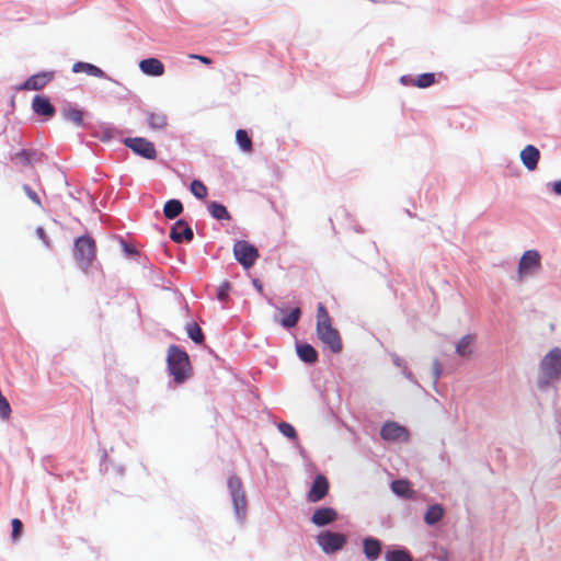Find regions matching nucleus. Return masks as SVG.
<instances>
[{
    "label": "nucleus",
    "mask_w": 561,
    "mask_h": 561,
    "mask_svg": "<svg viewBox=\"0 0 561 561\" xmlns=\"http://www.w3.org/2000/svg\"><path fill=\"white\" fill-rule=\"evenodd\" d=\"M316 332L318 339L333 353L339 354L342 348V339L340 332L333 328L331 317L323 304L319 302L317 307Z\"/></svg>",
    "instance_id": "1"
},
{
    "label": "nucleus",
    "mask_w": 561,
    "mask_h": 561,
    "mask_svg": "<svg viewBox=\"0 0 561 561\" xmlns=\"http://www.w3.org/2000/svg\"><path fill=\"white\" fill-rule=\"evenodd\" d=\"M561 378V348L554 347L540 362L538 386L546 388Z\"/></svg>",
    "instance_id": "2"
},
{
    "label": "nucleus",
    "mask_w": 561,
    "mask_h": 561,
    "mask_svg": "<svg viewBox=\"0 0 561 561\" xmlns=\"http://www.w3.org/2000/svg\"><path fill=\"white\" fill-rule=\"evenodd\" d=\"M168 369L174 382L182 383L191 371L188 355L176 345H171L168 351Z\"/></svg>",
    "instance_id": "3"
},
{
    "label": "nucleus",
    "mask_w": 561,
    "mask_h": 561,
    "mask_svg": "<svg viewBox=\"0 0 561 561\" xmlns=\"http://www.w3.org/2000/svg\"><path fill=\"white\" fill-rule=\"evenodd\" d=\"M75 257L77 263L87 270L95 259V242L89 236H82L75 242Z\"/></svg>",
    "instance_id": "4"
},
{
    "label": "nucleus",
    "mask_w": 561,
    "mask_h": 561,
    "mask_svg": "<svg viewBox=\"0 0 561 561\" xmlns=\"http://www.w3.org/2000/svg\"><path fill=\"white\" fill-rule=\"evenodd\" d=\"M346 541L345 535L329 530L322 531L317 536V543L328 554L342 550Z\"/></svg>",
    "instance_id": "5"
},
{
    "label": "nucleus",
    "mask_w": 561,
    "mask_h": 561,
    "mask_svg": "<svg viewBox=\"0 0 561 561\" xmlns=\"http://www.w3.org/2000/svg\"><path fill=\"white\" fill-rule=\"evenodd\" d=\"M233 255L236 260L245 268L254 265L259 257L257 249L248 241L239 240L233 244Z\"/></svg>",
    "instance_id": "6"
},
{
    "label": "nucleus",
    "mask_w": 561,
    "mask_h": 561,
    "mask_svg": "<svg viewBox=\"0 0 561 561\" xmlns=\"http://www.w3.org/2000/svg\"><path fill=\"white\" fill-rule=\"evenodd\" d=\"M228 488L236 514L238 517L243 518L247 511V500L242 490L241 480L238 477H230L228 479Z\"/></svg>",
    "instance_id": "7"
},
{
    "label": "nucleus",
    "mask_w": 561,
    "mask_h": 561,
    "mask_svg": "<svg viewBox=\"0 0 561 561\" xmlns=\"http://www.w3.org/2000/svg\"><path fill=\"white\" fill-rule=\"evenodd\" d=\"M541 257L538 251L528 250L526 251L518 263V278L522 280L525 277L537 272L541 266Z\"/></svg>",
    "instance_id": "8"
},
{
    "label": "nucleus",
    "mask_w": 561,
    "mask_h": 561,
    "mask_svg": "<svg viewBox=\"0 0 561 561\" xmlns=\"http://www.w3.org/2000/svg\"><path fill=\"white\" fill-rule=\"evenodd\" d=\"M125 145L142 158L153 160L157 157L154 145L146 138H126Z\"/></svg>",
    "instance_id": "9"
},
{
    "label": "nucleus",
    "mask_w": 561,
    "mask_h": 561,
    "mask_svg": "<svg viewBox=\"0 0 561 561\" xmlns=\"http://www.w3.org/2000/svg\"><path fill=\"white\" fill-rule=\"evenodd\" d=\"M329 480L323 474H318L307 494V500L310 503H317L324 499L329 492Z\"/></svg>",
    "instance_id": "10"
},
{
    "label": "nucleus",
    "mask_w": 561,
    "mask_h": 561,
    "mask_svg": "<svg viewBox=\"0 0 561 561\" xmlns=\"http://www.w3.org/2000/svg\"><path fill=\"white\" fill-rule=\"evenodd\" d=\"M380 436L385 440H408L409 432L404 426L399 425L396 422H387L380 430Z\"/></svg>",
    "instance_id": "11"
},
{
    "label": "nucleus",
    "mask_w": 561,
    "mask_h": 561,
    "mask_svg": "<svg viewBox=\"0 0 561 561\" xmlns=\"http://www.w3.org/2000/svg\"><path fill=\"white\" fill-rule=\"evenodd\" d=\"M54 78V72L44 71L31 76L21 87L20 90H42L44 89Z\"/></svg>",
    "instance_id": "12"
},
{
    "label": "nucleus",
    "mask_w": 561,
    "mask_h": 561,
    "mask_svg": "<svg viewBox=\"0 0 561 561\" xmlns=\"http://www.w3.org/2000/svg\"><path fill=\"white\" fill-rule=\"evenodd\" d=\"M194 237L192 228L188 226V224L183 220L179 219L170 231V239L176 243H181L183 241H192Z\"/></svg>",
    "instance_id": "13"
},
{
    "label": "nucleus",
    "mask_w": 561,
    "mask_h": 561,
    "mask_svg": "<svg viewBox=\"0 0 561 561\" xmlns=\"http://www.w3.org/2000/svg\"><path fill=\"white\" fill-rule=\"evenodd\" d=\"M337 518V513L332 507H320L317 508L312 516L311 522L317 526H325L333 522H335Z\"/></svg>",
    "instance_id": "14"
},
{
    "label": "nucleus",
    "mask_w": 561,
    "mask_h": 561,
    "mask_svg": "<svg viewBox=\"0 0 561 561\" xmlns=\"http://www.w3.org/2000/svg\"><path fill=\"white\" fill-rule=\"evenodd\" d=\"M539 158H540V152L533 145H527L520 151V160H522L523 164L526 167V169H528L529 171H534L537 168Z\"/></svg>",
    "instance_id": "15"
},
{
    "label": "nucleus",
    "mask_w": 561,
    "mask_h": 561,
    "mask_svg": "<svg viewBox=\"0 0 561 561\" xmlns=\"http://www.w3.org/2000/svg\"><path fill=\"white\" fill-rule=\"evenodd\" d=\"M32 108L37 115L51 117L55 114V107L51 105L48 98L44 95H36L32 102Z\"/></svg>",
    "instance_id": "16"
},
{
    "label": "nucleus",
    "mask_w": 561,
    "mask_h": 561,
    "mask_svg": "<svg viewBox=\"0 0 561 561\" xmlns=\"http://www.w3.org/2000/svg\"><path fill=\"white\" fill-rule=\"evenodd\" d=\"M139 68L147 76L160 77L164 73V66L157 58L142 59L139 62Z\"/></svg>",
    "instance_id": "17"
},
{
    "label": "nucleus",
    "mask_w": 561,
    "mask_h": 561,
    "mask_svg": "<svg viewBox=\"0 0 561 561\" xmlns=\"http://www.w3.org/2000/svg\"><path fill=\"white\" fill-rule=\"evenodd\" d=\"M363 549L366 558L369 561H375L379 558L381 552V542L376 538H365L363 540Z\"/></svg>",
    "instance_id": "18"
},
{
    "label": "nucleus",
    "mask_w": 561,
    "mask_h": 561,
    "mask_svg": "<svg viewBox=\"0 0 561 561\" xmlns=\"http://www.w3.org/2000/svg\"><path fill=\"white\" fill-rule=\"evenodd\" d=\"M72 72H75V73L85 72L88 76H92V77H96V78L105 77V72L101 68H99L92 64L84 62V61L75 62L72 65Z\"/></svg>",
    "instance_id": "19"
},
{
    "label": "nucleus",
    "mask_w": 561,
    "mask_h": 561,
    "mask_svg": "<svg viewBox=\"0 0 561 561\" xmlns=\"http://www.w3.org/2000/svg\"><path fill=\"white\" fill-rule=\"evenodd\" d=\"M476 342L473 334H467L460 339L456 345V353L461 357H468L472 354V348Z\"/></svg>",
    "instance_id": "20"
},
{
    "label": "nucleus",
    "mask_w": 561,
    "mask_h": 561,
    "mask_svg": "<svg viewBox=\"0 0 561 561\" xmlns=\"http://www.w3.org/2000/svg\"><path fill=\"white\" fill-rule=\"evenodd\" d=\"M61 114L65 119L73 123L76 126H82L83 124V112L78 107L66 105L61 110Z\"/></svg>",
    "instance_id": "21"
},
{
    "label": "nucleus",
    "mask_w": 561,
    "mask_h": 561,
    "mask_svg": "<svg viewBox=\"0 0 561 561\" xmlns=\"http://www.w3.org/2000/svg\"><path fill=\"white\" fill-rule=\"evenodd\" d=\"M148 126L153 130H160L167 127L168 118L165 114L161 112H148L147 113Z\"/></svg>",
    "instance_id": "22"
},
{
    "label": "nucleus",
    "mask_w": 561,
    "mask_h": 561,
    "mask_svg": "<svg viewBox=\"0 0 561 561\" xmlns=\"http://www.w3.org/2000/svg\"><path fill=\"white\" fill-rule=\"evenodd\" d=\"M391 490L398 496L405 499H412L414 491L411 489V484L408 480H396L391 483Z\"/></svg>",
    "instance_id": "23"
},
{
    "label": "nucleus",
    "mask_w": 561,
    "mask_h": 561,
    "mask_svg": "<svg viewBox=\"0 0 561 561\" xmlns=\"http://www.w3.org/2000/svg\"><path fill=\"white\" fill-rule=\"evenodd\" d=\"M297 353L301 360L305 363L313 364L318 359V353L310 344L297 345Z\"/></svg>",
    "instance_id": "24"
},
{
    "label": "nucleus",
    "mask_w": 561,
    "mask_h": 561,
    "mask_svg": "<svg viewBox=\"0 0 561 561\" xmlns=\"http://www.w3.org/2000/svg\"><path fill=\"white\" fill-rule=\"evenodd\" d=\"M183 211V205L179 199H170L163 206V215L168 219H174Z\"/></svg>",
    "instance_id": "25"
},
{
    "label": "nucleus",
    "mask_w": 561,
    "mask_h": 561,
    "mask_svg": "<svg viewBox=\"0 0 561 561\" xmlns=\"http://www.w3.org/2000/svg\"><path fill=\"white\" fill-rule=\"evenodd\" d=\"M444 516V510L440 505L435 504L427 508L424 520L427 525L432 526L437 524Z\"/></svg>",
    "instance_id": "26"
},
{
    "label": "nucleus",
    "mask_w": 561,
    "mask_h": 561,
    "mask_svg": "<svg viewBox=\"0 0 561 561\" xmlns=\"http://www.w3.org/2000/svg\"><path fill=\"white\" fill-rule=\"evenodd\" d=\"M39 156L41 154L35 150L24 149L18 152L14 159H16L23 165H31L32 163L37 162L39 160Z\"/></svg>",
    "instance_id": "27"
},
{
    "label": "nucleus",
    "mask_w": 561,
    "mask_h": 561,
    "mask_svg": "<svg viewBox=\"0 0 561 561\" xmlns=\"http://www.w3.org/2000/svg\"><path fill=\"white\" fill-rule=\"evenodd\" d=\"M208 210L215 219H218V220H229L230 219V214L222 204H219L217 202H211L208 205Z\"/></svg>",
    "instance_id": "28"
},
{
    "label": "nucleus",
    "mask_w": 561,
    "mask_h": 561,
    "mask_svg": "<svg viewBox=\"0 0 561 561\" xmlns=\"http://www.w3.org/2000/svg\"><path fill=\"white\" fill-rule=\"evenodd\" d=\"M300 316H301L300 308H298V307L294 308L288 314H286L280 320V324L287 329L294 328L298 323Z\"/></svg>",
    "instance_id": "29"
},
{
    "label": "nucleus",
    "mask_w": 561,
    "mask_h": 561,
    "mask_svg": "<svg viewBox=\"0 0 561 561\" xmlns=\"http://www.w3.org/2000/svg\"><path fill=\"white\" fill-rule=\"evenodd\" d=\"M186 332L190 339L196 344H202L204 342V333L197 323H188L186 325Z\"/></svg>",
    "instance_id": "30"
},
{
    "label": "nucleus",
    "mask_w": 561,
    "mask_h": 561,
    "mask_svg": "<svg viewBox=\"0 0 561 561\" xmlns=\"http://www.w3.org/2000/svg\"><path fill=\"white\" fill-rule=\"evenodd\" d=\"M236 140L240 148L245 152L252 151V141L244 129H238L236 133Z\"/></svg>",
    "instance_id": "31"
},
{
    "label": "nucleus",
    "mask_w": 561,
    "mask_h": 561,
    "mask_svg": "<svg viewBox=\"0 0 561 561\" xmlns=\"http://www.w3.org/2000/svg\"><path fill=\"white\" fill-rule=\"evenodd\" d=\"M385 559L386 561H413L411 554L402 549L387 551Z\"/></svg>",
    "instance_id": "32"
},
{
    "label": "nucleus",
    "mask_w": 561,
    "mask_h": 561,
    "mask_svg": "<svg viewBox=\"0 0 561 561\" xmlns=\"http://www.w3.org/2000/svg\"><path fill=\"white\" fill-rule=\"evenodd\" d=\"M190 191L198 199H205L208 193L206 185L199 180L192 181Z\"/></svg>",
    "instance_id": "33"
},
{
    "label": "nucleus",
    "mask_w": 561,
    "mask_h": 561,
    "mask_svg": "<svg viewBox=\"0 0 561 561\" xmlns=\"http://www.w3.org/2000/svg\"><path fill=\"white\" fill-rule=\"evenodd\" d=\"M435 82V75L431 72L422 73L412 80V84L417 88H428Z\"/></svg>",
    "instance_id": "34"
},
{
    "label": "nucleus",
    "mask_w": 561,
    "mask_h": 561,
    "mask_svg": "<svg viewBox=\"0 0 561 561\" xmlns=\"http://www.w3.org/2000/svg\"><path fill=\"white\" fill-rule=\"evenodd\" d=\"M278 430L279 432L290 438V439H296L297 438V433H296V430L294 428V426L289 423H286V422H282L278 424Z\"/></svg>",
    "instance_id": "35"
},
{
    "label": "nucleus",
    "mask_w": 561,
    "mask_h": 561,
    "mask_svg": "<svg viewBox=\"0 0 561 561\" xmlns=\"http://www.w3.org/2000/svg\"><path fill=\"white\" fill-rule=\"evenodd\" d=\"M230 289H231V285H230V283H229V282H227V280H226V282H224V283L219 286V288H218V290H217V298H218L220 301H225V300L228 298V296H229V291H230Z\"/></svg>",
    "instance_id": "36"
},
{
    "label": "nucleus",
    "mask_w": 561,
    "mask_h": 561,
    "mask_svg": "<svg viewBox=\"0 0 561 561\" xmlns=\"http://www.w3.org/2000/svg\"><path fill=\"white\" fill-rule=\"evenodd\" d=\"M11 524H12V539L18 540L22 534L23 524L19 518H13Z\"/></svg>",
    "instance_id": "37"
},
{
    "label": "nucleus",
    "mask_w": 561,
    "mask_h": 561,
    "mask_svg": "<svg viewBox=\"0 0 561 561\" xmlns=\"http://www.w3.org/2000/svg\"><path fill=\"white\" fill-rule=\"evenodd\" d=\"M23 190L25 192V194L27 195V197L37 206H42V203H41V198L38 196V194L33 191L28 185H23Z\"/></svg>",
    "instance_id": "38"
},
{
    "label": "nucleus",
    "mask_w": 561,
    "mask_h": 561,
    "mask_svg": "<svg viewBox=\"0 0 561 561\" xmlns=\"http://www.w3.org/2000/svg\"><path fill=\"white\" fill-rule=\"evenodd\" d=\"M190 57L194 58V59H198L199 61H202L205 65H209L211 62V60L206 56L192 54V55H190Z\"/></svg>",
    "instance_id": "39"
},
{
    "label": "nucleus",
    "mask_w": 561,
    "mask_h": 561,
    "mask_svg": "<svg viewBox=\"0 0 561 561\" xmlns=\"http://www.w3.org/2000/svg\"><path fill=\"white\" fill-rule=\"evenodd\" d=\"M553 191L556 194L561 195V181H558L553 184Z\"/></svg>",
    "instance_id": "40"
},
{
    "label": "nucleus",
    "mask_w": 561,
    "mask_h": 561,
    "mask_svg": "<svg viewBox=\"0 0 561 561\" xmlns=\"http://www.w3.org/2000/svg\"><path fill=\"white\" fill-rule=\"evenodd\" d=\"M252 283H253L254 287L257 289L259 293L263 291V286H262V284L260 283L259 279H253Z\"/></svg>",
    "instance_id": "41"
},
{
    "label": "nucleus",
    "mask_w": 561,
    "mask_h": 561,
    "mask_svg": "<svg viewBox=\"0 0 561 561\" xmlns=\"http://www.w3.org/2000/svg\"><path fill=\"white\" fill-rule=\"evenodd\" d=\"M125 250H126L127 252H129V253H133V252H134V251H133L130 248H128L127 245L125 247Z\"/></svg>",
    "instance_id": "42"
},
{
    "label": "nucleus",
    "mask_w": 561,
    "mask_h": 561,
    "mask_svg": "<svg viewBox=\"0 0 561 561\" xmlns=\"http://www.w3.org/2000/svg\"><path fill=\"white\" fill-rule=\"evenodd\" d=\"M37 231H38L39 236H43L44 230H43L42 228H38V230H37Z\"/></svg>",
    "instance_id": "43"
}]
</instances>
